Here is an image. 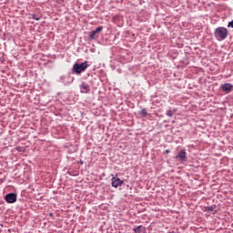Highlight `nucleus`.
I'll return each instance as SVG.
<instances>
[{"mask_svg": "<svg viewBox=\"0 0 233 233\" xmlns=\"http://www.w3.org/2000/svg\"><path fill=\"white\" fill-rule=\"evenodd\" d=\"M206 210H207V212H214V207H212V206H208V207L206 208Z\"/></svg>", "mask_w": 233, "mask_h": 233, "instance_id": "obj_12", "label": "nucleus"}, {"mask_svg": "<svg viewBox=\"0 0 233 233\" xmlns=\"http://www.w3.org/2000/svg\"><path fill=\"white\" fill-rule=\"evenodd\" d=\"M176 158L179 159L182 163H185V161H187V151L185 149L180 150L176 156Z\"/></svg>", "mask_w": 233, "mask_h": 233, "instance_id": "obj_5", "label": "nucleus"}, {"mask_svg": "<svg viewBox=\"0 0 233 233\" xmlns=\"http://www.w3.org/2000/svg\"><path fill=\"white\" fill-rule=\"evenodd\" d=\"M217 41H225L228 37V29L223 26L217 27L214 31Z\"/></svg>", "mask_w": 233, "mask_h": 233, "instance_id": "obj_1", "label": "nucleus"}, {"mask_svg": "<svg viewBox=\"0 0 233 233\" xmlns=\"http://www.w3.org/2000/svg\"><path fill=\"white\" fill-rule=\"evenodd\" d=\"M49 216H51V217H52V216H54V214H53V213H50V214H49Z\"/></svg>", "mask_w": 233, "mask_h": 233, "instance_id": "obj_17", "label": "nucleus"}, {"mask_svg": "<svg viewBox=\"0 0 233 233\" xmlns=\"http://www.w3.org/2000/svg\"><path fill=\"white\" fill-rule=\"evenodd\" d=\"M111 185L112 187H114V188H117V187H122L123 185H125V181L121 180V178L113 177L111 179Z\"/></svg>", "mask_w": 233, "mask_h": 233, "instance_id": "obj_4", "label": "nucleus"}, {"mask_svg": "<svg viewBox=\"0 0 233 233\" xmlns=\"http://www.w3.org/2000/svg\"><path fill=\"white\" fill-rule=\"evenodd\" d=\"M233 85L230 83H226L221 86L222 92L225 94H230L232 92Z\"/></svg>", "mask_w": 233, "mask_h": 233, "instance_id": "obj_6", "label": "nucleus"}, {"mask_svg": "<svg viewBox=\"0 0 233 233\" xmlns=\"http://www.w3.org/2000/svg\"><path fill=\"white\" fill-rule=\"evenodd\" d=\"M80 90L82 94H88L90 92V86L86 82H82L80 85Z\"/></svg>", "mask_w": 233, "mask_h": 233, "instance_id": "obj_8", "label": "nucleus"}, {"mask_svg": "<svg viewBox=\"0 0 233 233\" xmlns=\"http://www.w3.org/2000/svg\"><path fill=\"white\" fill-rule=\"evenodd\" d=\"M66 79L67 80H65V76H61V81L64 83V85H70L74 83V76H68Z\"/></svg>", "mask_w": 233, "mask_h": 233, "instance_id": "obj_9", "label": "nucleus"}, {"mask_svg": "<svg viewBox=\"0 0 233 233\" xmlns=\"http://www.w3.org/2000/svg\"><path fill=\"white\" fill-rule=\"evenodd\" d=\"M169 152H170V150H168V149L166 150V153H167V154H168Z\"/></svg>", "mask_w": 233, "mask_h": 233, "instance_id": "obj_16", "label": "nucleus"}, {"mask_svg": "<svg viewBox=\"0 0 233 233\" xmlns=\"http://www.w3.org/2000/svg\"><path fill=\"white\" fill-rule=\"evenodd\" d=\"M81 165H83V161H80Z\"/></svg>", "mask_w": 233, "mask_h": 233, "instance_id": "obj_18", "label": "nucleus"}, {"mask_svg": "<svg viewBox=\"0 0 233 233\" xmlns=\"http://www.w3.org/2000/svg\"><path fill=\"white\" fill-rule=\"evenodd\" d=\"M88 68V61H85L83 63H75L73 65L72 72L76 76H81L85 70Z\"/></svg>", "mask_w": 233, "mask_h": 233, "instance_id": "obj_2", "label": "nucleus"}, {"mask_svg": "<svg viewBox=\"0 0 233 233\" xmlns=\"http://www.w3.org/2000/svg\"><path fill=\"white\" fill-rule=\"evenodd\" d=\"M5 200L6 201V203L9 204L15 203V201H17V194L8 193L7 195H5Z\"/></svg>", "mask_w": 233, "mask_h": 233, "instance_id": "obj_3", "label": "nucleus"}, {"mask_svg": "<svg viewBox=\"0 0 233 233\" xmlns=\"http://www.w3.org/2000/svg\"><path fill=\"white\" fill-rule=\"evenodd\" d=\"M99 32H103V26H98L96 30H93L89 33V37L91 40L96 39V35L99 34Z\"/></svg>", "mask_w": 233, "mask_h": 233, "instance_id": "obj_7", "label": "nucleus"}, {"mask_svg": "<svg viewBox=\"0 0 233 233\" xmlns=\"http://www.w3.org/2000/svg\"><path fill=\"white\" fill-rule=\"evenodd\" d=\"M228 28H233V20L231 22H228Z\"/></svg>", "mask_w": 233, "mask_h": 233, "instance_id": "obj_15", "label": "nucleus"}, {"mask_svg": "<svg viewBox=\"0 0 233 233\" xmlns=\"http://www.w3.org/2000/svg\"><path fill=\"white\" fill-rule=\"evenodd\" d=\"M140 116H141V117H147V116H148V112L147 111V108H143L140 111Z\"/></svg>", "mask_w": 233, "mask_h": 233, "instance_id": "obj_11", "label": "nucleus"}, {"mask_svg": "<svg viewBox=\"0 0 233 233\" xmlns=\"http://www.w3.org/2000/svg\"><path fill=\"white\" fill-rule=\"evenodd\" d=\"M147 228L143 226H138L133 228L135 233H146Z\"/></svg>", "mask_w": 233, "mask_h": 233, "instance_id": "obj_10", "label": "nucleus"}, {"mask_svg": "<svg viewBox=\"0 0 233 233\" xmlns=\"http://www.w3.org/2000/svg\"><path fill=\"white\" fill-rule=\"evenodd\" d=\"M32 19H35V21H39L41 19V16H37L35 15H32Z\"/></svg>", "mask_w": 233, "mask_h": 233, "instance_id": "obj_14", "label": "nucleus"}, {"mask_svg": "<svg viewBox=\"0 0 233 233\" xmlns=\"http://www.w3.org/2000/svg\"><path fill=\"white\" fill-rule=\"evenodd\" d=\"M166 115L167 116V117H172L174 116V113L172 112V110H167Z\"/></svg>", "mask_w": 233, "mask_h": 233, "instance_id": "obj_13", "label": "nucleus"}]
</instances>
